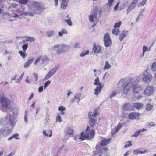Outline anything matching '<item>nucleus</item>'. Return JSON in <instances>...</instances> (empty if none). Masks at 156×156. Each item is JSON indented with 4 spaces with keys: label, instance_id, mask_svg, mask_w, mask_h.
Masks as SVG:
<instances>
[{
    "label": "nucleus",
    "instance_id": "1",
    "mask_svg": "<svg viewBox=\"0 0 156 156\" xmlns=\"http://www.w3.org/2000/svg\"><path fill=\"white\" fill-rule=\"evenodd\" d=\"M95 133V130L88 126L85 132L83 131L80 134L79 139L81 141L84 140L85 139L90 140L94 138Z\"/></svg>",
    "mask_w": 156,
    "mask_h": 156
},
{
    "label": "nucleus",
    "instance_id": "2",
    "mask_svg": "<svg viewBox=\"0 0 156 156\" xmlns=\"http://www.w3.org/2000/svg\"><path fill=\"white\" fill-rule=\"evenodd\" d=\"M0 104L2 107L1 110L3 112L10 109L12 107L10 101L4 94L0 95Z\"/></svg>",
    "mask_w": 156,
    "mask_h": 156
},
{
    "label": "nucleus",
    "instance_id": "3",
    "mask_svg": "<svg viewBox=\"0 0 156 156\" xmlns=\"http://www.w3.org/2000/svg\"><path fill=\"white\" fill-rule=\"evenodd\" d=\"M97 112V110L95 109L94 110L93 114L90 111L89 112L88 117L89 119V123L90 124V127L91 128L95 125L97 123V120L94 118L98 114Z\"/></svg>",
    "mask_w": 156,
    "mask_h": 156
},
{
    "label": "nucleus",
    "instance_id": "4",
    "mask_svg": "<svg viewBox=\"0 0 156 156\" xmlns=\"http://www.w3.org/2000/svg\"><path fill=\"white\" fill-rule=\"evenodd\" d=\"M9 118V125L11 126H13L15 124L16 122L15 121L14 117L10 115H8L7 117L5 118H0V124L4 125L6 124L8 122Z\"/></svg>",
    "mask_w": 156,
    "mask_h": 156
},
{
    "label": "nucleus",
    "instance_id": "5",
    "mask_svg": "<svg viewBox=\"0 0 156 156\" xmlns=\"http://www.w3.org/2000/svg\"><path fill=\"white\" fill-rule=\"evenodd\" d=\"M119 83L122 84L123 94H127L131 88L130 82L126 79H122L121 80Z\"/></svg>",
    "mask_w": 156,
    "mask_h": 156
},
{
    "label": "nucleus",
    "instance_id": "6",
    "mask_svg": "<svg viewBox=\"0 0 156 156\" xmlns=\"http://www.w3.org/2000/svg\"><path fill=\"white\" fill-rule=\"evenodd\" d=\"M94 84L95 85H98L94 89V91L95 92L94 94L98 95L99 93H100L101 91L102 88L103 87L104 85L101 83L99 82V79L98 77H97L95 80Z\"/></svg>",
    "mask_w": 156,
    "mask_h": 156
},
{
    "label": "nucleus",
    "instance_id": "7",
    "mask_svg": "<svg viewBox=\"0 0 156 156\" xmlns=\"http://www.w3.org/2000/svg\"><path fill=\"white\" fill-rule=\"evenodd\" d=\"M67 48V46L64 44L56 45L53 47L54 49H58L56 51L57 53L58 54L61 53H64L66 51Z\"/></svg>",
    "mask_w": 156,
    "mask_h": 156
},
{
    "label": "nucleus",
    "instance_id": "8",
    "mask_svg": "<svg viewBox=\"0 0 156 156\" xmlns=\"http://www.w3.org/2000/svg\"><path fill=\"white\" fill-rule=\"evenodd\" d=\"M151 74L147 71L144 72L142 76V81L145 82H151L152 80Z\"/></svg>",
    "mask_w": 156,
    "mask_h": 156
},
{
    "label": "nucleus",
    "instance_id": "9",
    "mask_svg": "<svg viewBox=\"0 0 156 156\" xmlns=\"http://www.w3.org/2000/svg\"><path fill=\"white\" fill-rule=\"evenodd\" d=\"M104 44L105 47H108L111 45L112 42L108 33H106L104 38Z\"/></svg>",
    "mask_w": 156,
    "mask_h": 156
},
{
    "label": "nucleus",
    "instance_id": "10",
    "mask_svg": "<svg viewBox=\"0 0 156 156\" xmlns=\"http://www.w3.org/2000/svg\"><path fill=\"white\" fill-rule=\"evenodd\" d=\"M140 114V113L136 112H131L129 114L128 117L130 120L134 119L138 120Z\"/></svg>",
    "mask_w": 156,
    "mask_h": 156
},
{
    "label": "nucleus",
    "instance_id": "11",
    "mask_svg": "<svg viewBox=\"0 0 156 156\" xmlns=\"http://www.w3.org/2000/svg\"><path fill=\"white\" fill-rule=\"evenodd\" d=\"M92 51L94 54L102 53L103 48L100 45H96L95 43H94Z\"/></svg>",
    "mask_w": 156,
    "mask_h": 156
},
{
    "label": "nucleus",
    "instance_id": "12",
    "mask_svg": "<svg viewBox=\"0 0 156 156\" xmlns=\"http://www.w3.org/2000/svg\"><path fill=\"white\" fill-rule=\"evenodd\" d=\"M154 91V89L152 86H149L146 87L144 92L147 96H150L152 94Z\"/></svg>",
    "mask_w": 156,
    "mask_h": 156
},
{
    "label": "nucleus",
    "instance_id": "13",
    "mask_svg": "<svg viewBox=\"0 0 156 156\" xmlns=\"http://www.w3.org/2000/svg\"><path fill=\"white\" fill-rule=\"evenodd\" d=\"M58 67L55 66L52 68L47 73L45 77V80H47L51 77L58 70Z\"/></svg>",
    "mask_w": 156,
    "mask_h": 156
},
{
    "label": "nucleus",
    "instance_id": "14",
    "mask_svg": "<svg viewBox=\"0 0 156 156\" xmlns=\"http://www.w3.org/2000/svg\"><path fill=\"white\" fill-rule=\"evenodd\" d=\"M132 90L134 94L135 95L142 90H143V88L142 87L137 84L133 86Z\"/></svg>",
    "mask_w": 156,
    "mask_h": 156
},
{
    "label": "nucleus",
    "instance_id": "15",
    "mask_svg": "<svg viewBox=\"0 0 156 156\" xmlns=\"http://www.w3.org/2000/svg\"><path fill=\"white\" fill-rule=\"evenodd\" d=\"M20 39H21L22 41H23L22 42H25L27 41H29L30 42H32L34 41L35 39L34 37H30L28 36H25L23 37H20Z\"/></svg>",
    "mask_w": 156,
    "mask_h": 156
},
{
    "label": "nucleus",
    "instance_id": "16",
    "mask_svg": "<svg viewBox=\"0 0 156 156\" xmlns=\"http://www.w3.org/2000/svg\"><path fill=\"white\" fill-rule=\"evenodd\" d=\"M33 5L35 8V10H43V6L39 3L34 2L33 3Z\"/></svg>",
    "mask_w": 156,
    "mask_h": 156
},
{
    "label": "nucleus",
    "instance_id": "17",
    "mask_svg": "<svg viewBox=\"0 0 156 156\" xmlns=\"http://www.w3.org/2000/svg\"><path fill=\"white\" fill-rule=\"evenodd\" d=\"M111 138L107 139H104L101 140L100 143V145L101 146H104L108 145L111 141Z\"/></svg>",
    "mask_w": 156,
    "mask_h": 156
},
{
    "label": "nucleus",
    "instance_id": "18",
    "mask_svg": "<svg viewBox=\"0 0 156 156\" xmlns=\"http://www.w3.org/2000/svg\"><path fill=\"white\" fill-rule=\"evenodd\" d=\"M122 124L119 123L117 125V126L115 127L111 131V134L112 135H114L117 133L119 130L122 128Z\"/></svg>",
    "mask_w": 156,
    "mask_h": 156
},
{
    "label": "nucleus",
    "instance_id": "19",
    "mask_svg": "<svg viewBox=\"0 0 156 156\" xmlns=\"http://www.w3.org/2000/svg\"><path fill=\"white\" fill-rule=\"evenodd\" d=\"M80 95L76 94L74 96V98H73L70 101V103L72 104L75 102H79L80 100Z\"/></svg>",
    "mask_w": 156,
    "mask_h": 156
},
{
    "label": "nucleus",
    "instance_id": "20",
    "mask_svg": "<svg viewBox=\"0 0 156 156\" xmlns=\"http://www.w3.org/2000/svg\"><path fill=\"white\" fill-rule=\"evenodd\" d=\"M41 59L43 61H45L47 60H48V58L47 57V56H45V57L41 58V56H39L36 58L34 62V64L36 65L40 61V60Z\"/></svg>",
    "mask_w": 156,
    "mask_h": 156
},
{
    "label": "nucleus",
    "instance_id": "21",
    "mask_svg": "<svg viewBox=\"0 0 156 156\" xmlns=\"http://www.w3.org/2000/svg\"><path fill=\"white\" fill-rule=\"evenodd\" d=\"M146 130V129L145 128L140 129L135 132L134 133V134L133 135H132L131 136L137 137L140 134L141 132L145 131Z\"/></svg>",
    "mask_w": 156,
    "mask_h": 156
},
{
    "label": "nucleus",
    "instance_id": "22",
    "mask_svg": "<svg viewBox=\"0 0 156 156\" xmlns=\"http://www.w3.org/2000/svg\"><path fill=\"white\" fill-rule=\"evenodd\" d=\"M34 59V57L29 59L28 61L24 64V66L25 68L28 67Z\"/></svg>",
    "mask_w": 156,
    "mask_h": 156
},
{
    "label": "nucleus",
    "instance_id": "23",
    "mask_svg": "<svg viewBox=\"0 0 156 156\" xmlns=\"http://www.w3.org/2000/svg\"><path fill=\"white\" fill-rule=\"evenodd\" d=\"M69 0H62L61 4V7L63 9H65L68 5V3Z\"/></svg>",
    "mask_w": 156,
    "mask_h": 156
},
{
    "label": "nucleus",
    "instance_id": "24",
    "mask_svg": "<svg viewBox=\"0 0 156 156\" xmlns=\"http://www.w3.org/2000/svg\"><path fill=\"white\" fill-rule=\"evenodd\" d=\"M133 152L134 154H137L140 153L143 154L148 152V151L144 150L143 151H140L138 149H136L133 151Z\"/></svg>",
    "mask_w": 156,
    "mask_h": 156
},
{
    "label": "nucleus",
    "instance_id": "25",
    "mask_svg": "<svg viewBox=\"0 0 156 156\" xmlns=\"http://www.w3.org/2000/svg\"><path fill=\"white\" fill-rule=\"evenodd\" d=\"M95 148L96 149V151L94 152V154H97L98 153H99L102 151V148L101 146V145H97Z\"/></svg>",
    "mask_w": 156,
    "mask_h": 156
},
{
    "label": "nucleus",
    "instance_id": "26",
    "mask_svg": "<svg viewBox=\"0 0 156 156\" xmlns=\"http://www.w3.org/2000/svg\"><path fill=\"white\" fill-rule=\"evenodd\" d=\"M122 109L123 110H130V106L129 103H125L122 106Z\"/></svg>",
    "mask_w": 156,
    "mask_h": 156
},
{
    "label": "nucleus",
    "instance_id": "27",
    "mask_svg": "<svg viewBox=\"0 0 156 156\" xmlns=\"http://www.w3.org/2000/svg\"><path fill=\"white\" fill-rule=\"evenodd\" d=\"M133 106L135 108L139 109H141L142 108L143 104L141 103H134Z\"/></svg>",
    "mask_w": 156,
    "mask_h": 156
},
{
    "label": "nucleus",
    "instance_id": "28",
    "mask_svg": "<svg viewBox=\"0 0 156 156\" xmlns=\"http://www.w3.org/2000/svg\"><path fill=\"white\" fill-rule=\"evenodd\" d=\"M97 16L91 14L88 16L89 20L91 22H94V19H97Z\"/></svg>",
    "mask_w": 156,
    "mask_h": 156
},
{
    "label": "nucleus",
    "instance_id": "29",
    "mask_svg": "<svg viewBox=\"0 0 156 156\" xmlns=\"http://www.w3.org/2000/svg\"><path fill=\"white\" fill-rule=\"evenodd\" d=\"M126 36V33L125 31H122L119 35V40L121 41Z\"/></svg>",
    "mask_w": 156,
    "mask_h": 156
},
{
    "label": "nucleus",
    "instance_id": "30",
    "mask_svg": "<svg viewBox=\"0 0 156 156\" xmlns=\"http://www.w3.org/2000/svg\"><path fill=\"white\" fill-rule=\"evenodd\" d=\"M14 138L16 139H19V134L18 133H16L12 135L8 139L9 141L11 140L12 139Z\"/></svg>",
    "mask_w": 156,
    "mask_h": 156
},
{
    "label": "nucleus",
    "instance_id": "31",
    "mask_svg": "<svg viewBox=\"0 0 156 156\" xmlns=\"http://www.w3.org/2000/svg\"><path fill=\"white\" fill-rule=\"evenodd\" d=\"M43 134L46 136L50 137L52 135V130H49L47 131V133L46 131H44L43 132Z\"/></svg>",
    "mask_w": 156,
    "mask_h": 156
},
{
    "label": "nucleus",
    "instance_id": "32",
    "mask_svg": "<svg viewBox=\"0 0 156 156\" xmlns=\"http://www.w3.org/2000/svg\"><path fill=\"white\" fill-rule=\"evenodd\" d=\"M66 109V108L62 106H59L58 108L59 111L61 112V115H64L65 114V112H63Z\"/></svg>",
    "mask_w": 156,
    "mask_h": 156
},
{
    "label": "nucleus",
    "instance_id": "33",
    "mask_svg": "<svg viewBox=\"0 0 156 156\" xmlns=\"http://www.w3.org/2000/svg\"><path fill=\"white\" fill-rule=\"evenodd\" d=\"M66 130L67 134L72 135L73 134V131L71 128L70 127L66 129Z\"/></svg>",
    "mask_w": 156,
    "mask_h": 156
},
{
    "label": "nucleus",
    "instance_id": "34",
    "mask_svg": "<svg viewBox=\"0 0 156 156\" xmlns=\"http://www.w3.org/2000/svg\"><path fill=\"white\" fill-rule=\"evenodd\" d=\"M98 11V7H95L94 8L93 10L91 12V13L92 14H94L97 16Z\"/></svg>",
    "mask_w": 156,
    "mask_h": 156
},
{
    "label": "nucleus",
    "instance_id": "35",
    "mask_svg": "<svg viewBox=\"0 0 156 156\" xmlns=\"http://www.w3.org/2000/svg\"><path fill=\"white\" fill-rule=\"evenodd\" d=\"M111 66L109 64L108 61H106L105 62V65L104 67V69L105 70L107 69L110 68Z\"/></svg>",
    "mask_w": 156,
    "mask_h": 156
},
{
    "label": "nucleus",
    "instance_id": "36",
    "mask_svg": "<svg viewBox=\"0 0 156 156\" xmlns=\"http://www.w3.org/2000/svg\"><path fill=\"white\" fill-rule=\"evenodd\" d=\"M61 30V31H59L58 32V35L60 36H62L63 34H67V30L64 29H62Z\"/></svg>",
    "mask_w": 156,
    "mask_h": 156
},
{
    "label": "nucleus",
    "instance_id": "37",
    "mask_svg": "<svg viewBox=\"0 0 156 156\" xmlns=\"http://www.w3.org/2000/svg\"><path fill=\"white\" fill-rule=\"evenodd\" d=\"M153 108V105L150 104H148L146 105V109L147 111L151 110Z\"/></svg>",
    "mask_w": 156,
    "mask_h": 156
},
{
    "label": "nucleus",
    "instance_id": "38",
    "mask_svg": "<svg viewBox=\"0 0 156 156\" xmlns=\"http://www.w3.org/2000/svg\"><path fill=\"white\" fill-rule=\"evenodd\" d=\"M119 32V29H116V28L113 29L112 31V33L116 35H118Z\"/></svg>",
    "mask_w": 156,
    "mask_h": 156
},
{
    "label": "nucleus",
    "instance_id": "39",
    "mask_svg": "<svg viewBox=\"0 0 156 156\" xmlns=\"http://www.w3.org/2000/svg\"><path fill=\"white\" fill-rule=\"evenodd\" d=\"M151 69L153 71L156 72V62H154L152 64Z\"/></svg>",
    "mask_w": 156,
    "mask_h": 156
},
{
    "label": "nucleus",
    "instance_id": "40",
    "mask_svg": "<svg viewBox=\"0 0 156 156\" xmlns=\"http://www.w3.org/2000/svg\"><path fill=\"white\" fill-rule=\"evenodd\" d=\"M89 51L88 50L86 51H83L80 54V56L81 57H83L89 54Z\"/></svg>",
    "mask_w": 156,
    "mask_h": 156
},
{
    "label": "nucleus",
    "instance_id": "41",
    "mask_svg": "<svg viewBox=\"0 0 156 156\" xmlns=\"http://www.w3.org/2000/svg\"><path fill=\"white\" fill-rule=\"evenodd\" d=\"M21 15L25 16H33V14L32 13L29 12H24L22 13Z\"/></svg>",
    "mask_w": 156,
    "mask_h": 156
},
{
    "label": "nucleus",
    "instance_id": "42",
    "mask_svg": "<svg viewBox=\"0 0 156 156\" xmlns=\"http://www.w3.org/2000/svg\"><path fill=\"white\" fill-rule=\"evenodd\" d=\"M9 16L11 17H12L13 18L19 17V16L16 13L14 12H12L9 14Z\"/></svg>",
    "mask_w": 156,
    "mask_h": 156
},
{
    "label": "nucleus",
    "instance_id": "43",
    "mask_svg": "<svg viewBox=\"0 0 156 156\" xmlns=\"http://www.w3.org/2000/svg\"><path fill=\"white\" fill-rule=\"evenodd\" d=\"M28 47V44H25L22 46V48L23 51L25 52L27 49Z\"/></svg>",
    "mask_w": 156,
    "mask_h": 156
},
{
    "label": "nucleus",
    "instance_id": "44",
    "mask_svg": "<svg viewBox=\"0 0 156 156\" xmlns=\"http://www.w3.org/2000/svg\"><path fill=\"white\" fill-rule=\"evenodd\" d=\"M143 55H144V52L146 51H149L150 50V49L148 48L146 46H143Z\"/></svg>",
    "mask_w": 156,
    "mask_h": 156
},
{
    "label": "nucleus",
    "instance_id": "45",
    "mask_svg": "<svg viewBox=\"0 0 156 156\" xmlns=\"http://www.w3.org/2000/svg\"><path fill=\"white\" fill-rule=\"evenodd\" d=\"M135 7V5H133L130 4L127 9V11H130L133 9Z\"/></svg>",
    "mask_w": 156,
    "mask_h": 156
},
{
    "label": "nucleus",
    "instance_id": "46",
    "mask_svg": "<svg viewBox=\"0 0 156 156\" xmlns=\"http://www.w3.org/2000/svg\"><path fill=\"white\" fill-rule=\"evenodd\" d=\"M121 23V22L119 21L118 23H116L114 25V27L115 28H116L117 27H119Z\"/></svg>",
    "mask_w": 156,
    "mask_h": 156
},
{
    "label": "nucleus",
    "instance_id": "47",
    "mask_svg": "<svg viewBox=\"0 0 156 156\" xmlns=\"http://www.w3.org/2000/svg\"><path fill=\"white\" fill-rule=\"evenodd\" d=\"M20 55L22 58H24L27 55V54L25 53V52H23L22 51H20Z\"/></svg>",
    "mask_w": 156,
    "mask_h": 156
},
{
    "label": "nucleus",
    "instance_id": "48",
    "mask_svg": "<svg viewBox=\"0 0 156 156\" xmlns=\"http://www.w3.org/2000/svg\"><path fill=\"white\" fill-rule=\"evenodd\" d=\"M65 21L67 23V24L69 26L72 25V23L70 19L66 20H65Z\"/></svg>",
    "mask_w": 156,
    "mask_h": 156
},
{
    "label": "nucleus",
    "instance_id": "49",
    "mask_svg": "<svg viewBox=\"0 0 156 156\" xmlns=\"http://www.w3.org/2000/svg\"><path fill=\"white\" fill-rule=\"evenodd\" d=\"M28 115L26 111H25L24 115V121L27 123V122Z\"/></svg>",
    "mask_w": 156,
    "mask_h": 156
},
{
    "label": "nucleus",
    "instance_id": "50",
    "mask_svg": "<svg viewBox=\"0 0 156 156\" xmlns=\"http://www.w3.org/2000/svg\"><path fill=\"white\" fill-rule=\"evenodd\" d=\"M132 143L130 141H129L126 144H125L124 145V147L125 148H127L129 146H131L132 145Z\"/></svg>",
    "mask_w": 156,
    "mask_h": 156
},
{
    "label": "nucleus",
    "instance_id": "51",
    "mask_svg": "<svg viewBox=\"0 0 156 156\" xmlns=\"http://www.w3.org/2000/svg\"><path fill=\"white\" fill-rule=\"evenodd\" d=\"M114 0H108L107 5L108 6H110L112 5L113 2Z\"/></svg>",
    "mask_w": 156,
    "mask_h": 156
},
{
    "label": "nucleus",
    "instance_id": "52",
    "mask_svg": "<svg viewBox=\"0 0 156 156\" xmlns=\"http://www.w3.org/2000/svg\"><path fill=\"white\" fill-rule=\"evenodd\" d=\"M147 0H143L140 3V6H144L147 2Z\"/></svg>",
    "mask_w": 156,
    "mask_h": 156
},
{
    "label": "nucleus",
    "instance_id": "53",
    "mask_svg": "<svg viewBox=\"0 0 156 156\" xmlns=\"http://www.w3.org/2000/svg\"><path fill=\"white\" fill-rule=\"evenodd\" d=\"M62 121V119L60 115H59L56 117V121L57 122H60Z\"/></svg>",
    "mask_w": 156,
    "mask_h": 156
},
{
    "label": "nucleus",
    "instance_id": "54",
    "mask_svg": "<svg viewBox=\"0 0 156 156\" xmlns=\"http://www.w3.org/2000/svg\"><path fill=\"white\" fill-rule=\"evenodd\" d=\"M117 92L115 91H113L112 93L111 96H110V98H112L113 97L115 96Z\"/></svg>",
    "mask_w": 156,
    "mask_h": 156
},
{
    "label": "nucleus",
    "instance_id": "55",
    "mask_svg": "<svg viewBox=\"0 0 156 156\" xmlns=\"http://www.w3.org/2000/svg\"><path fill=\"white\" fill-rule=\"evenodd\" d=\"M54 32L53 31H49L47 33V35L48 37H51L53 35Z\"/></svg>",
    "mask_w": 156,
    "mask_h": 156
},
{
    "label": "nucleus",
    "instance_id": "56",
    "mask_svg": "<svg viewBox=\"0 0 156 156\" xmlns=\"http://www.w3.org/2000/svg\"><path fill=\"white\" fill-rule=\"evenodd\" d=\"M156 125L154 122H150L147 125L148 126H149L150 127H153L154 126Z\"/></svg>",
    "mask_w": 156,
    "mask_h": 156
},
{
    "label": "nucleus",
    "instance_id": "57",
    "mask_svg": "<svg viewBox=\"0 0 156 156\" xmlns=\"http://www.w3.org/2000/svg\"><path fill=\"white\" fill-rule=\"evenodd\" d=\"M28 0H20V3L25 4L28 2Z\"/></svg>",
    "mask_w": 156,
    "mask_h": 156
},
{
    "label": "nucleus",
    "instance_id": "58",
    "mask_svg": "<svg viewBox=\"0 0 156 156\" xmlns=\"http://www.w3.org/2000/svg\"><path fill=\"white\" fill-rule=\"evenodd\" d=\"M50 83V81L48 80V81H47L46 82V83H45V84H44V89H45L46 87L48 86Z\"/></svg>",
    "mask_w": 156,
    "mask_h": 156
},
{
    "label": "nucleus",
    "instance_id": "59",
    "mask_svg": "<svg viewBox=\"0 0 156 156\" xmlns=\"http://www.w3.org/2000/svg\"><path fill=\"white\" fill-rule=\"evenodd\" d=\"M4 16V13L3 12V10L0 9V16Z\"/></svg>",
    "mask_w": 156,
    "mask_h": 156
},
{
    "label": "nucleus",
    "instance_id": "60",
    "mask_svg": "<svg viewBox=\"0 0 156 156\" xmlns=\"http://www.w3.org/2000/svg\"><path fill=\"white\" fill-rule=\"evenodd\" d=\"M43 86H40L38 88V91L39 92H41L43 91Z\"/></svg>",
    "mask_w": 156,
    "mask_h": 156
},
{
    "label": "nucleus",
    "instance_id": "61",
    "mask_svg": "<svg viewBox=\"0 0 156 156\" xmlns=\"http://www.w3.org/2000/svg\"><path fill=\"white\" fill-rule=\"evenodd\" d=\"M138 2V0H133L130 4L133 5H135V4Z\"/></svg>",
    "mask_w": 156,
    "mask_h": 156
},
{
    "label": "nucleus",
    "instance_id": "62",
    "mask_svg": "<svg viewBox=\"0 0 156 156\" xmlns=\"http://www.w3.org/2000/svg\"><path fill=\"white\" fill-rule=\"evenodd\" d=\"M131 151H127L126 152V153L124 154L123 156H127L131 153Z\"/></svg>",
    "mask_w": 156,
    "mask_h": 156
},
{
    "label": "nucleus",
    "instance_id": "63",
    "mask_svg": "<svg viewBox=\"0 0 156 156\" xmlns=\"http://www.w3.org/2000/svg\"><path fill=\"white\" fill-rule=\"evenodd\" d=\"M119 2H118L117 3L116 5L114 7V10L115 11H116L117 9L118 8V6H119Z\"/></svg>",
    "mask_w": 156,
    "mask_h": 156
},
{
    "label": "nucleus",
    "instance_id": "64",
    "mask_svg": "<svg viewBox=\"0 0 156 156\" xmlns=\"http://www.w3.org/2000/svg\"><path fill=\"white\" fill-rule=\"evenodd\" d=\"M99 156H108L106 153L101 152Z\"/></svg>",
    "mask_w": 156,
    "mask_h": 156
}]
</instances>
